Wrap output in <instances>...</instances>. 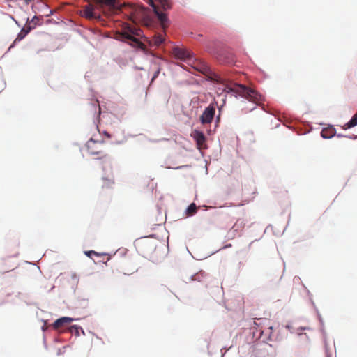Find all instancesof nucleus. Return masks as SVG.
Listing matches in <instances>:
<instances>
[{"mask_svg": "<svg viewBox=\"0 0 357 357\" xmlns=\"http://www.w3.org/2000/svg\"><path fill=\"white\" fill-rule=\"evenodd\" d=\"M334 135H335V131L333 128H324L321 132V137L325 139L331 138Z\"/></svg>", "mask_w": 357, "mask_h": 357, "instance_id": "14", "label": "nucleus"}, {"mask_svg": "<svg viewBox=\"0 0 357 357\" xmlns=\"http://www.w3.org/2000/svg\"><path fill=\"white\" fill-rule=\"evenodd\" d=\"M149 4L152 6L155 14L157 15L158 20L160 21L161 26L165 29L168 26V18L162 12L160 11V7L163 10H166L170 9L172 7L171 2L169 0H148Z\"/></svg>", "mask_w": 357, "mask_h": 357, "instance_id": "1", "label": "nucleus"}, {"mask_svg": "<svg viewBox=\"0 0 357 357\" xmlns=\"http://www.w3.org/2000/svg\"><path fill=\"white\" fill-rule=\"evenodd\" d=\"M142 31L139 29L132 26H128L127 30L119 36V39L121 40H130L132 45L135 47L143 48L144 44L135 36H139Z\"/></svg>", "mask_w": 357, "mask_h": 357, "instance_id": "4", "label": "nucleus"}, {"mask_svg": "<svg viewBox=\"0 0 357 357\" xmlns=\"http://www.w3.org/2000/svg\"><path fill=\"white\" fill-rule=\"evenodd\" d=\"M197 210V207L195 205V204L192 203L189 205V206L187 208V213L188 215H192L196 213Z\"/></svg>", "mask_w": 357, "mask_h": 357, "instance_id": "16", "label": "nucleus"}, {"mask_svg": "<svg viewBox=\"0 0 357 357\" xmlns=\"http://www.w3.org/2000/svg\"><path fill=\"white\" fill-rule=\"evenodd\" d=\"M34 29V26H31V24H29L27 22L25 25V26L23 28V30L26 31V33L28 34L32 29Z\"/></svg>", "mask_w": 357, "mask_h": 357, "instance_id": "19", "label": "nucleus"}, {"mask_svg": "<svg viewBox=\"0 0 357 357\" xmlns=\"http://www.w3.org/2000/svg\"><path fill=\"white\" fill-rule=\"evenodd\" d=\"M85 254H86V255H87L89 257H91L93 255L99 257V256H101V255H104V254L98 253V252H95L93 250L86 251V252H85Z\"/></svg>", "mask_w": 357, "mask_h": 357, "instance_id": "18", "label": "nucleus"}, {"mask_svg": "<svg viewBox=\"0 0 357 357\" xmlns=\"http://www.w3.org/2000/svg\"><path fill=\"white\" fill-rule=\"evenodd\" d=\"M142 31L139 29L132 26H128L127 30L119 36V39L121 40H130L132 45L135 47L143 48L144 44L135 36H139Z\"/></svg>", "mask_w": 357, "mask_h": 357, "instance_id": "5", "label": "nucleus"}, {"mask_svg": "<svg viewBox=\"0 0 357 357\" xmlns=\"http://www.w3.org/2000/svg\"><path fill=\"white\" fill-rule=\"evenodd\" d=\"M17 255H18V252H15V253L13 255V256H15V257H16V256H17Z\"/></svg>", "mask_w": 357, "mask_h": 357, "instance_id": "26", "label": "nucleus"}, {"mask_svg": "<svg viewBox=\"0 0 357 357\" xmlns=\"http://www.w3.org/2000/svg\"><path fill=\"white\" fill-rule=\"evenodd\" d=\"M81 15L88 20L100 17L99 14L95 12L93 5L90 3L83 7V9L81 10Z\"/></svg>", "mask_w": 357, "mask_h": 357, "instance_id": "8", "label": "nucleus"}, {"mask_svg": "<svg viewBox=\"0 0 357 357\" xmlns=\"http://www.w3.org/2000/svg\"><path fill=\"white\" fill-rule=\"evenodd\" d=\"M73 329H75L77 332L78 331V328L75 326H72L71 330H73Z\"/></svg>", "mask_w": 357, "mask_h": 357, "instance_id": "24", "label": "nucleus"}, {"mask_svg": "<svg viewBox=\"0 0 357 357\" xmlns=\"http://www.w3.org/2000/svg\"><path fill=\"white\" fill-rule=\"evenodd\" d=\"M51 15H52V10H50V13L48 15H47V16H50Z\"/></svg>", "mask_w": 357, "mask_h": 357, "instance_id": "25", "label": "nucleus"}, {"mask_svg": "<svg viewBox=\"0 0 357 357\" xmlns=\"http://www.w3.org/2000/svg\"><path fill=\"white\" fill-rule=\"evenodd\" d=\"M192 136L196 141L198 148L201 149L206 141V137L204 133L199 130H194Z\"/></svg>", "mask_w": 357, "mask_h": 357, "instance_id": "12", "label": "nucleus"}, {"mask_svg": "<svg viewBox=\"0 0 357 357\" xmlns=\"http://www.w3.org/2000/svg\"><path fill=\"white\" fill-rule=\"evenodd\" d=\"M229 90L238 93L248 100L257 105H261L264 101L263 96L257 91L242 84H236L234 88H229Z\"/></svg>", "mask_w": 357, "mask_h": 357, "instance_id": "2", "label": "nucleus"}, {"mask_svg": "<svg viewBox=\"0 0 357 357\" xmlns=\"http://www.w3.org/2000/svg\"><path fill=\"white\" fill-rule=\"evenodd\" d=\"M215 112V105L211 103L203 112L200 116V121L202 124L211 123L214 118Z\"/></svg>", "mask_w": 357, "mask_h": 357, "instance_id": "7", "label": "nucleus"}, {"mask_svg": "<svg viewBox=\"0 0 357 357\" xmlns=\"http://www.w3.org/2000/svg\"><path fill=\"white\" fill-rule=\"evenodd\" d=\"M42 19L37 16H34L32 20L29 22V24H31V26H34V29L37 25H41L42 24Z\"/></svg>", "mask_w": 357, "mask_h": 357, "instance_id": "17", "label": "nucleus"}, {"mask_svg": "<svg viewBox=\"0 0 357 357\" xmlns=\"http://www.w3.org/2000/svg\"><path fill=\"white\" fill-rule=\"evenodd\" d=\"M73 321V318L63 317L56 319L53 324V328L56 330H58L64 326L70 324Z\"/></svg>", "mask_w": 357, "mask_h": 357, "instance_id": "11", "label": "nucleus"}, {"mask_svg": "<svg viewBox=\"0 0 357 357\" xmlns=\"http://www.w3.org/2000/svg\"><path fill=\"white\" fill-rule=\"evenodd\" d=\"M159 73H160V70H158L155 73V74H154V75H153V78H152V82H153V80H154V79H155L158 76Z\"/></svg>", "mask_w": 357, "mask_h": 357, "instance_id": "21", "label": "nucleus"}, {"mask_svg": "<svg viewBox=\"0 0 357 357\" xmlns=\"http://www.w3.org/2000/svg\"><path fill=\"white\" fill-rule=\"evenodd\" d=\"M26 4H29L33 0H24Z\"/></svg>", "mask_w": 357, "mask_h": 357, "instance_id": "23", "label": "nucleus"}, {"mask_svg": "<svg viewBox=\"0 0 357 357\" xmlns=\"http://www.w3.org/2000/svg\"><path fill=\"white\" fill-rule=\"evenodd\" d=\"M146 14V9L141 6H139L135 8H133V12L132 13V17H142Z\"/></svg>", "mask_w": 357, "mask_h": 357, "instance_id": "13", "label": "nucleus"}, {"mask_svg": "<svg viewBox=\"0 0 357 357\" xmlns=\"http://www.w3.org/2000/svg\"><path fill=\"white\" fill-rule=\"evenodd\" d=\"M238 221L233 225L232 229L235 231L238 230Z\"/></svg>", "mask_w": 357, "mask_h": 357, "instance_id": "22", "label": "nucleus"}, {"mask_svg": "<svg viewBox=\"0 0 357 357\" xmlns=\"http://www.w3.org/2000/svg\"><path fill=\"white\" fill-rule=\"evenodd\" d=\"M164 40L162 34H157L153 36L151 43L155 46H159L163 43Z\"/></svg>", "mask_w": 357, "mask_h": 357, "instance_id": "15", "label": "nucleus"}, {"mask_svg": "<svg viewBox=\"0 0 357 357\" xmlns=\"http://www.w3.org/2000/svg\"><path fill=\"white\" fill-rule=\"evenodd\" d=\"M105 135H107L108 137H110V135H109V134H107V132H105Z\"/></svg>", "mask_w": 357, "mask_h": 357, "instance_id": "27", "label": "nucleus"}, {"mask_svg": "<svg viewBox=\"0 0 357 357\" xmlns=\"http://www.w3.org/2000/svg\"><path fill=\"white\" fill-rule=\"evenodd\" d=\"M142 31L139 29L132 26H128L127 30L119 36V39L121 40H130L132 45L135 47L143 48L144 44L135 36H139Z\"/></svg>", "mask_w": 357, "mask_h": 357, "instance_id": "6", "label": "nucleus"}, {"mask_svg": "<svg viewBox=\"0 0 357 357\" xmlns=\"http://www.w3.org/2000/svg\"><path fill=\"white\" fill-rule=\"evenodd\" d=\"M102 188L104 190L111 189L114 185V180L112 174L102 177Z\"/></svg>", "mask_w": 357, "mask_h": 357, "instance_id": "10", "label": "nucleus"}, {"mask_svg": "<svg viewBox=\"0 0 357 357\" xmlns=\"http://www.w3.org/2000/svg\"><path fill=\"white\" fill-rule=\"evenodd\" d=\"M103 142L95 141L93 139H89L86 144L87 152L91 155H97L98 159L105 160V162L110 163V159L103 150Z\"/></svg>", "mask_w": 357, "mask_h": 357, "instance_id": "3", "label": "nucleus"}, {"mask_svg": "<svg viewBox=\"0 0 357 357\" xmlns=\"http://www.w3.org/2000/svg\"><path fill=\"white\" fill-rule=\"evenodd\" d=\"M27 34L26 33V31H24V30H23V29L20 31V32L19 33L17 37V40H22L23 39Z\"/></svg>", "mask_w": 357, "mask_h": 357, "instance_id": "20", "label": "nucleus"}, {"mask_svg": "<svg viewBox=\"0 0 357 357\" xmlns=\"http://www.w3.org/2000/svg\"><path fill=\"white\" fill-rule=\"evenodd\" d=\"M174 56L181 61H187L190 58V53L185 49L175 47L173 49Z\"/></svg>", "mask_w": 357, "mask_h": 357, "instance_id": "9", "label": "nucleus"}]
</instances>
